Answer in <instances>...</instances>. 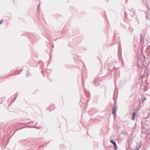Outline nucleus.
I'll list each match as a JSON object with an SVG mask.
<instances>
[{
    "label": "nucleus",
    "instance_id": "f257e3e1",
    "mask_svg": "<svg viewBox=\"0 0 150 150\" xmlns=\"http://www.w3.org/2000/svg\"><path fill=\"white\" fill-rule=\"evenodd\" d=\"M110 142L112 143L113 144L114 146L115 149H116L117 147V145L115 142L114 141L112 140H110Z\"/></svg>",
    "mask_w": 150,
    "mask_h": 150
},
{
    "label": "nucleus",
    "instance_id": "f03ea898",
    "mask_svg": "<svg viewBox=\"0 0 150 150\" xmlns=\"http://www.w3.org/2000/svg\"><path fill=\"white\" fill-rule=\"evenodd\" d=\"M136 115L135 112H134L132 114V119L133 120H135V117Z\"/></svg>",
    "mask_w": 150,
    "mask_h": 150
},
{
    "label": "nucleus",
    "instance_id": "7ed1b4c3",
    "mask_svg": "<svg viewBox=\"0 0 150 150\" xmlns=\"http://www.w3.org/2000/svg\"><path fill=\"white\" fill-rule=\"evenodd\" d=\"M115 108L114 107H113L112 109V113L113 114H114L115 112Z\"/></svg>",
    "mask_w": 150,
    "mask_h": 150
},
{
    "label": "nucleus",
    "instance_id": "20e7f679",
    "mask_svg": "<svg viewBox=\"0 0 150 150\" xmlns=\"http://www.w3.org/2000/svg\"><path fill=\"white\" fill-rule=\"evenodd\" d=\"M2 22V20H1V21L0 22V24H1Z\"/></svg>",
    "mask_w": 150,
    "mask_h": 150
},
{
    "label": "nucleus",
    "instance_id": "39448f33",
    "mask_svg": "<svg viewBox=\"0 0 150 150\" xmlns=\"http://www.w3.org/2000/svg\"><path fill=\"white\" fill-rule=\"evenodd\" d=\"M2 22V20H1V21L0 22V24H1Z\"/></svg>",
    "mask_w": 150,
    "mask_h": 150
}]
</instances>
